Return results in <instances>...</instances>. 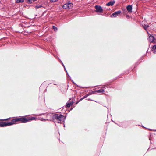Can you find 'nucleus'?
Returning a JSON list of instances; mask_svg holds the SVG:
<instances>
[{"label":"nucleus","mask_w":156,"mask_h":156,"mask_svg":"<svg viewBox=\"0 0 156 156\" xmlns=\"http://www.w3.org/2000/svg\"><path fill=\"white\" fill-rule=\"evenodd\" d=\"M52 119L55 122L61 123L62 121H64L65 118L61 114H56L53 115Z\"/></svg>","instance_id":"obj_1"},{"label":"nucleus","mask_w":156,"mask_h":156,"mask_svg":"<svg viewBox=\"0 0 156 156\" xmlns=\"http://www.w3.org/2000/svg\"><path fill=\"white\" fill-rule=\"evenodd\" d=\"M19 121H21L22 122L25 123L29 121V118L27 119L25 117H22L14 119L12 120L11 122L12 123H13L12 125H13L15 124L16 122Z\"/></svg>","instance_id":"obj_2"},{"label":"nucleus","mask_w":156,"mask_h":156,"mask_svg":"<svg viewBox=\"0 0 156 156\" xmlns=\"http://www.w3.org/2000/svg\"><path fill=\"white\" fill-rule=\"evenodd\" d=\"M13 123L11 122H0V127H4L7 126L12 125Z\"/></svg>","instance_id":"obj_3"},{"label":"nucleus","mask_w":156,"mask_h":156,"mask_svg":"<svg viewBox=\"0 0 156 156\" xmlns=\"http://www.w3.org/2000/svg\"><path fill=\"white\" fill-rule=\"evenodd\" d=\"M73 4L71 3H68L65 4L63 7L66 9H71L73 7Z\"/></svg>","instance_id":"obj_4"},{"label":"nucleus","mask_w":156,"mask_h":156,"mask_svg":"<svg viewBox=\"0 0 156 156\" xmlns=\"http://www.w3.org/2000/svg\"><path fill=\"white\" fill-rule=\"evenodd\" d=\"M96 11L97 12L102 13L103 12V10L102 7L99 5H96L95 6Z\"/></svg>","instance_id":"obj_5"},{"label":"nucleus","mask_w":156,"mask_h":156,"mask_svg":"<svg viewBox=\"0 0 156 156\" xmlns=\"http://www.w3.org/2000/svg\"><path fill=\"white\" fill-rule=\"evenodd\" d=\"M121 13V11L120 10L118 11L117 12H115L113 13L112 15V16L114 17H116L117 16H118L119 15H120Z\"/></svg>","instance_id":"obj_6"},{"label":"nucleus","mask_w":156,"mask_h":156,"mask_svg":"<svg viewBox=\"0 0 156 156\" xmlns=\"http://www.w3.org/2000/svg\"><path fill=\"white\" fill-rule=\"evenodd\" d=\"M148 36H149V38L148 39V41L150 43L153 42L154 40V38L153 36L151 35L148 33Z\"/></svg>","instance_id":"obj_7"},{"label":"nucleus","mask_w":156,"mask_h":156,"mask_svg":"<svg viewBox=\"0 0 156 156\" xmlns=\"http://www.w3.org/2000/svg\"><path fill=\"white\" fill-rule=\"evenodd\" d=\"M93 94H94V92L93 91H92V92H89L88 94H87L85 95L83 98H81L80 99V101H81V100H83L84 98L87 97L88 96L91 95Z\"/></svg>","instance_id":"obj_8"},{"label":"nucleus","mask_w":156,"mask_h":156,"mask_svg":"<svg viewBox=\"0 0 156 156\" xmlns=\"http://www.w3.org/2000/svg\"><path fill=\"white\" fill-rule=\"evenodd\" d=\"M132 6L131 5H128L127 7V11L129 12H132Z\"/></svg>","instance_id":"obj_9"},{"label":"nucleus","mask_w":156,"mask_h":156,"mask_svg":"<svg viewBox=\"0 0 156 156\" xmlns=\"http://www.w3.org/2000/svg\"><path fill=\"white\" fill-rule=\"evenodd\" d=\"M115 3L114 1H111L106 4V5L108 6H112Z\"/></svg>","instance_id":"obj_10"},{"label":"nucleus","mask_w":156,"mask_h":156,"mask_svg":"<svg viewBox=\"0 0 156 156\" xmlns=\"http://www.w3.org/2000/svg\"><path fill=\"white\" fill-rule=\"evenodd\" d=\"M94 93H102L104 92V90L102 89H101L99 90H95L94 91H93Z\"/></svg>","instance_id":"obj_11"},{"label":"nucleus","mask_w":156,"mask_h":156,"mask_svg":"<svg viewBox=\"0 0 156 156\" xmlns=\"http://www.w3.org/2000/svg\"><path fill=\"white\" fill-rule=\"evenodd\" d=\"M29 118V121L34 120H38V118H37L36 117H32L31 118L30 117Z\"/></svg>","instance_id":"obj_12"},{"label":"nucleus","mask_w":156,"mask_h":156,"mask_svg":"<svg viewBox=\"0 0 156 156\" xmlns=\"http://www.w3.org/2000/svg\"><path fill=\"white\" fill-rule=\"evenodd\" d=\"M73 104V102L72 101L70 103H69L67 104L66 106L67 107H69L71 105H72Z\"/></svg>","instance_id":"obj_13"},{"label":"nucleus","mask_w":156,"mask_h":156,"mask_svg":"<svg viewBox=\"0 0 156 156\" xmlns=\"http://www.w3.org/2000/svg\"><path fill=\"white\" fill-rule=\"evenodd\" d=\"M153 51L154 53L156 52V45H154L153 46Z\"/></svg>","instance_id":"obj_14"},{"label":"nucleus","mask_w":156,"mask_h":156,"mask_svg":"<svg viewBox=\"0 0 156 156\" xmlns=\"http://www.w3.org/2000/svg\"><path fill=\"white\" fill-rule=\"evenodd\" d=\"M143 26L145 30H146L147 28L149 27V25L147 24H144V25H143Z\"/></svg>","instance_id":"obj_15"},{"label":"nucleus","mask_w":156,"mask_h":156,"mask_svg":"<svg viewBox=\"0 0 156 156\" xmlns=\"http://www.w3.org/2000/svg\"><path fill=\"white\" fill-rule=\"evenodd\" d=\"M17 3L23 2H24V0H16Z\"/></svg>","instance_id":"obj_16"},{"label":"nucleus","mask_w":156,"mask_h":156,"mask_svg":"<svg viewBox=\"0 0 156 156\" xmlns=\"http://www.w3.org/2000/svg\"><path fill=\"white\" fill-rule=\"evenodd\" d=\"M38 120H41V121H45L46 119H43V118H41V119L40 118H38Z\"/></svg>","instance_id":"obj_17"},{"label":"nucleus","mask_w":156,"mask_h":156,"mask_svg":"<svg viewBox=\"0 0 156 156\" xmlns=\"http://www.w3.org/2000/svg\"><path fill=\"white\" fill-rule=\"evenodd\" d=\"M53 28L55 31H56L57 30V28L54 26H53Z\"/></svg>","instance_id":"obj_18"},{"label":"nucleus","mask_w":156,"mask_h":156,"mask_svg":"<svg viewBox=\"0 0 156 156\" xmlns=\"http://www.w3.org/2000/svg\"><path fill=\"white\" fill-rule=\"evenodd\" d=\"M42 7V6L41 5H37L36 6V8H39L41 7Z\"/></svg>","instance_id":"obj_19"},{"label":"nucleus","mask_w":156,"mask_h":156,"mask_svg":"<svg viewBox=\"0 0 156 156\" xmlns=\"http://www.w3.org/2000/svg\"><path fill=\"white\" fill-rule=\"evenodd\" d=\"M28 2L29 3H32V1H36V0H28Z\"/></svg>","instance_id":"obj_20"},{"label":"nucleus","mask_w":156,"mask_h":156,"mask_svg":"<svg viewBox=\"0 0 156 156\" xmlns=\"http://www.w3.org/2000/svg\"><path fill=\"white\" fill-rule=\"evenodd\" d=\"M57 0H50V2H55L57 1Z\"/></svg>","instance_id":"obj_21"},{"label":"nucleus","mask_w":156,"mask_h":156,"mask_svg":"<svg viewBox=\"0 0 156 156\" xmlns=\"http://www.w3.org/2000/svg\"><path fill=\"white\" fill-rule=\"evenodd\" d=\"M9 119H9H1V121H5V120H8V119Z\"/></svg>","instance_id":"obj_22"},{"label":"nucleus","mask_w":156,"mask_h":156,"mask_svg":"<svg viewBox=\"0 0 156 156\" xmlns=\"http://www.w3.org/2000/svg\"><path fill=\"white\" fill-rule=\"evenodd\" d=\"M87 100H91L90 99H87Z\"/></svg>","instance_id":"obj_23"},{"label":"nucleus","mask_w":156,"mask_h":156,"mask_svg":"<svg viewBox=\"0 0 156 156\" xmlns=\"http://www.w3.org/2000/svg\"><path fill=\"white\" fill-rule=\"evenodd\" d=\"M62 62V64L63 66H64V65H63V63H62V62Z\"/></svg>","instance_id":"obj_24"},{"label":"nucleus","mask_w":156,"mask_h":156,"mask_svg":"<svg viewBox=\"0 0 156 156\" xmlns=\"http://www.w3.org/2000/svg\"><path fill=\"white\" fill-rule=\"evenodd\" d=\"M127 19H129V17L128 16V17L127 18Z\"/></svg>","instance_id":"obj_25"}]
</instances>
